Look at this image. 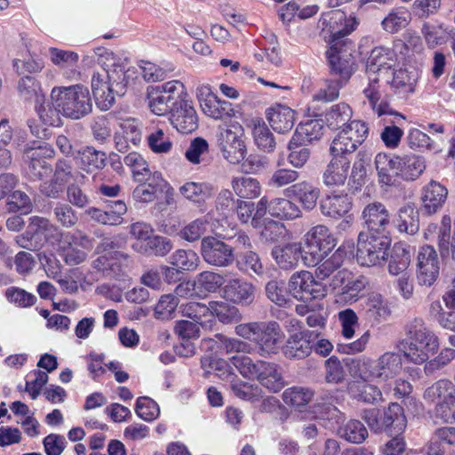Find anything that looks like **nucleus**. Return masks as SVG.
<instances>
[{
	"instance_id": "obj_1",
	"label": "nucleus",
	"mask_w": 455,
	"mask_h": 455,
	"mask_svg": "<svg viewBox=\"0 0 455 455\" xmlns=\"http://www.w3.org/2000/svg\"><path fill=\"white\" fill-rule=\"evenodd\" d=\"M399 349L408 361L421 364L437 353L439 340L422 319L415 318L406 325Z\"/></svg>"
},
{
	"instance_id": "obj_2",
	"label": "nucleus",
	"mask_w": 455,
	"mask_h": 455,
	"mask_svg": "<svg viewBox=\"0 0 455 455\" xmlns=\"http://www.w3.org/2000/svg\"><path fill=\"white\" fill-rule=\"evenodd\" d=\"M232 364L240 374L248 379H257L261 386L270 392H279L285 382L278 364L263 360L253 361L244 355H234Z\"/></svg>"
},
{
	"instance_id": "obj_3",
	"label": "nucleus",
	"mask_w": 455,
	"mask_h": 455,
	"mask_svg": "<svg viewBox=\"0 0 455 455\" xmlns=\"http://www.w3.org/2000/svg\"><path fill=\"white\" fill-rule=\"evenodd\" d=\"M349 371L363 380L386 382L399 374L403 368L401 355L395 352H386L377 360L369 358L351 360L347 363Z\"/></svg>"
},
{
	"instance_id": "obj_4",
	"label": "nucleus",
	"mask_w": 455,
	"mask_h": 455,
	"mask_svg": "<svg viewBox=\"0 0 455 455\" xmlns=\"http://www.w3.org/2000/svg\"><path fill=\"white\" fill-rule=\"evenodd\" d=\"M235 333L255 343L261 355L277 354L284 339V333L275 321L241 323L235 327Z\"/></svg>"
},
{
	"instance_id": "obj_5",
	"label": "nucleus",
	"mask_w": 455,
	"mask_h": 455,
	"mask_svg": "<svg viewBox=\"0 0 455 455\" xmlns=\"http://www.w3.org/2000/svg\"><path fill=\"white\" fill-rule=\"evenodd\" d=\"M51 96L57 108L70 119H81L92 110L90 92L81 84L55 87L52 90Z\"/></svg>"
},
{
	"instance_id": "obj_6",
	"label": "nucleus",
	"mask_w": 455,
	"mask_h": 455,
	"mask_svg": "<svg viewBox=\"0 0 455 455\" xmlns=\"http://www.w3.org/2000/svg\"><path fill=\"white\" fill-rule=\"evenodd\" d=\"M303 263L315 267L336 247L337 239L330 228L323 224L312 227L304 235Z\"/></svg>"
},
{
	"instance_id": "obj_7",
	"label": "nucleus",
	"mask_w": 455,
	"mask_h": 455,
	"mask_svg": "<svg viewBox=\"0 0 455 455\" xmlns=\"http://www.w3.org/2000/svg\"><path fill=\"white\" fill-rule=\"evenodd\" d=\"M217 145L222 156L230 164L241 163L247 153L244 129L241 124L230 121L217 129Z\"/></svg>"
},
{
	"instance_id": "obj_8",
	"label": "nucleus",
	"mask_w": 455,
	"mask_h": 455,
	"mask_svg": "<svg viewBox=\"0 0 455 455\" xmlns=\"http://www.w3.org/2000/svg\"><path fill=\"white\" fill-rule=\"evenodd\" d=\"M389 242L387 235H374L369 232L358 235L356 260L362 266L380 265L387 259Z\"/></svg>"
},
{
	"instance_id": "obj_9",
	"label": "nucleus",
	"mask_w": 455,
	"mask_h": 455,
	"mask_svg": "<svg viewBox=\"0 0 455 455\" xmlns=\"http://www.w3.org/2000/svg\"><path fill=\"white\" fill-rule=\"evenodd\" d=\"M368 125L360 120H353L335 136L331 146V156H347L352 155L366 140Z\"/></svg>"
},
{
	"instance_id": "obj_10",
	"label": "nucleus",
	"mask_w": 455,
	"mask_h": 455,
	"mask_svg": "<svg viewBox=\"0 0 455 455\" xmlns=\"http://www.w3.org/2000/svg\"><path fill=\"white\" fill-rule=\"evenodd\" d=\"M93 247V239L82 230L61 234L60 251L66 264L76 266L87 258V251Z\"/></svg>"
},
{
	"instance_id": "obj_11",
	"label": "nucleus",
	"mask_w": 455,
	"mask_h": 455,
	"mask_svg": "<svg viewBox=\"0 0 455 455\" xmlns=\"http://www.w3.org/2000/svg\"><path fill=\"white\" fill-rule=\"evenodd\" d=\"M290 293L297 299L311 301L326 296V287L306 270L294 273L288 283Z\"/></svg>"
},
{
	"instance_id": "obj_12",
	"label": "nucleus",
	"mask_w": 455,
	"mask_h": 455,
	"mask_svg": "<svg viewBox=\"0 0 455 455\" xmlns=\"http://www.w3.org/2000/svg\"><path fill=\"white\" fill-rule=\"evenodd\" d=\"M319 24L324 36H329L331 45L334 43L342 45L346 42L341 39L355 30L357 21L355 18L347 19L340 10H332L322 15Z\"/></svg>"
},
{
	"instance_id": "obj_13",
	"label": "nucleus",
	"mask_w": 455,
	"mask_h": 455,
	"mask_svg": "<svg viewBox=\"0 0 455 455\" xmlns=\"http://www.w3.org/2000/svg\"><path fill=\"white\" fill-rule=\"evenodd\" d=\"M331 74L339 76L341 84H347L352 75L356 70L355 57L347 43L339 45V43H334L326 52Z\"/></svg>"
},
{
	"instance_id": "obj_14",
	"label": "nucleus",
	"mask_w": 455,
	"mask_h": 455,
	"mask_svg": "<svg viewBox=\"0 0 455 455\" xmlns=\"http://www.w3.org/2000/svg\"><path fill=\"white\" fill-rule=\"evenodd\" d=\"M440 271V260L435 249L431 245L419 248L416 263V276L419 285L431 286Z\"/></svg>"
},
{
	"instance_id": "obj_15",
	"label": "nucleus",
	"mask_w": 455,
	"mask_h": 455,
	"mask_svg": "<svg viewBox=\"0 0 455 455\" xmlns=\"http://www.w3.org/2000/svg\"><path fill=\"white\" fill-rule=\"evenodd\" d=\"M196 96L203 112L215 120H222L235 116V109L229 101L220 100L208 85L196 89Z\"/></svg>"
},
{
	"instance_id": "obj_16",
	"label": "nucleus",
	"mask_w": 455,
	"mask_h": 455,
	"mask_svg": "<svg viewBox=\"0 0 455 455\" xmlns=\"http://www.w3.org/2000/svg\"><path fill=\"white\" fill-rule=\"evenodd\" d=\"M201 253L208 264L216 267H228L235 260L234 248L212 236L203 238Z\"/></svg>"
},
{
	"instance_id": "obj_17",
	"label": "nucleus",
	"mask_w": 455,
	"mask_h": 455,
	"mask_svg": "<svg viewBox=\"0 0 455 455\" xmlns=\"http://www.w3.org/2000/svg\"><path fill=\"white\" fill-rule=\"evenodd\" d=\"M52 155L53 150L46 146L25 148L24 158L28 163V172L32 179L43 180L52 172V166L45 158Z\"/></svg>"
},
{
	"instance_id": "obj_18",
	"label": "nucleus",
	"mask_w": 455,
	"mask_h": 455,
	"mask_svg": "<svg viewBox=\"0 0 455 455\" xmlns=\"http://www.w3.org/2000/svg\"><path fill=\"white\" fill-rule=\"evenodd\" d=\"M362 217L370 231L380 235H386L388 233L391 226L390 215L383 204L379 202L369 204L363 209Z\"/></svg>"
},
{
	"instance_id": "obj_19",
	"label": "nucleus",
	"mask_w": 455,
	"mask_h": 455,
	"mask_svg": "<svg viewBox=\"0 0 455 455\" xmlns=\"http://www.w3.org/2000/svg\"><path fill=\"white\" fill-rule=\"evenodd\" d=\"M379 182L392 187L397 185L400 177V156L379 153L374 160Z\"/></svg>"
},
{
	"instance_id": "obj_20",
	"label": "nucleus",
	"mask_w": 455,
	"mask_h": 455,
	"mask_svg": "<svg viewBox=\"0 0 455 455\" xmlns=\"http://www.w3.org/2000/svg\"><path fill=\"white\" fill-rule=\"evenodd\" d=\"M314 331L307 330L291 334L282 347L283 355L287 358L303 359L313 351V337H317Z\"/></svg>"
},
{
	"instance_id": "obj_21",
	"label": "nucleus",
	"mask_w": 455,
	"mask_h": 455,
	"mask_svg": "<svg viewBox=\"0 0 455 455\" xmlns=\"http://www.w3.org/2000/svg\"><path fill=\"white\" fill-rule=\"evenodd\" d=\"M169 120L179 132L184 134L191 133L198 127L196 111L188 100L174 107Z\"/></svg>"
},
{
	"instance_id": "obj_22",
	"label": "nucleus",
	"mask_w": 455,
	"mask_h": 455,
	"mask_svg": "<svg viewBox=\"0 0 455 455\" xmlns=\"http://www.w3.org/2000/svg\"><path fill=\"white\" fill-rule=\"evenodd\" d=\"M100 63L104 66L100 73L112 84L117 96H123L127 84L124 68L115 62V56L111 52L100 54Z\"/></svg>"
},
{
	"instance_id": "obj_23",
	"label": "nucleus",
	"mask_w": 455,
	"mask_h": 455,
	"mask_svg": "<svg viewBox=\"0 0 455 455\" xmlns=\"http://www.w3.org/2000/svg\"><path fill=\"white\" fill-rule=\"evenodd\" d=\"M319 208L323 216L337 220L351 210L352 199L346 193H331L321 199Z\"/></svg>"
},
{
	"instance_id": "obj_24",
	"label": "nucleus",
	"mask_w": 455,
	"mask_h": 455,
	"mask_svg": "<svg viewBox=\"0 0 455 455\" xmlns=\"http://www.w3.org/2000/svg\"><path fill=\"white\" fill-rule=\"evenodd\" d=\"M285 193L287 196L297 199L305 211H312L317 204L321 190L312 182L303 180L290 186Z\"/></svg>"
},
{
	"instance_id": "obj_25",
	"label": "nucleus",
	"mask_w": 455,
	"mask_h": 455,
	"mask_svg": "<svg viewBox=\"0 0 455 455\" xmlns=\"http://www.w3.org/2000/svg\"><path fill=\"white\" fill-rule=\"evenodd\" d=\"M256 287L250 282L235 278L224 287L225 298L235 304L251 305L255 299Z\"/></svg>"
},
{
	"instance_id": "obj_26",
	"label": "nucleus",
	"mask_w": 455,
	"mask_h": 455,
	"mask_svg": "<svg viewBox=\"0 0 455 455\" xmlns=\"http://www.w3.org/2000/svg\"><path fill=\"white\" fill-rule=\"evenodd\" d=\"M266 116L270 126L278 133L290 132L293 128L296 119L294 110L282 104H275L267 108Z\"/></svg>"
},
{
	"instance_id": "obj_27",
	"label": "nucleus",
	"mask_w": 455,
	"mask_h": 455,
	"mask_svg": "<svg viewBox=\"0 0 455 455\" xmlns=\"http://www.w3.org/2000/svg\"><path fill=\"white\" fill-rule=\"evenodd\" d=\"M350 169V160L347 156H332V159L323 172V183L328 187L345 184Z\"/></svg>"
},
{
	"instance_id": "obj_28",
	"label": "nucleus",
	"mask_w": 455,
	"mask_h": 455,
	"mask_svg": "<svg viewBox=\"0 0 455 455\" xmlns=\"http://www.w3.org/2000/svg\"><path fill=\"white\" fill-rule=\"evenodd\" d=\"M447 194V189L441 184L435 181L429 182L422 190L423 211L428 215L435 213L443 207Z\"/></svg>"
},
{
	"instance_id": "obj_29",
	"label": "nucleus",
	"mask_w": 455,
	"mask_h": 455,
	"mask_svg": "<svg viewBox=\"0 0 455 455\" xmlns=\"http://www.w3.org/2000/svg\"><path fill=\"white\" fill-rule=\"evenodd\" d=\"M395 228L400 233L413 235L419 230V214L414 204L407 203L401 206L394 220Z\"/></svg>"
},
{
	"instance_id": "obj_30",
	"label": "nucleus",
	"mask_w": 455,
	"mask_h": 455,
	"mask_svg": "<svg viewBox=\"0 0 455 455\" xmlns=\"http://www.w3.org/2000/svg\"><path fill=\"white\" fill-rule=\"evenodd\" d=\"M396 62L395 52L387 47L374 48L366 63L367 75H378L379 72L387 70L395 67Z\"/></svg>"
},
{
	"instance_id": "obj_31",
	"label": "nucleus",
	"mask_w": 455,
	"mask_h": 455,
	"mask_svg": "<svg viewBox=\"0 0 455 455\" xmlns=\"http://www.w3.org/2000/svg\"><path fill=\"white\" fill-rule=\"evenodd\" d=\"M382 429L388 435L403 434L406 428L407 420L403 407L396 403H391L382 414Z\"/></svg>"
},
{
	"instance_id": "obj_32",
	"label": "nucleus",
	"mask_w": 455,
	"mask_h": 455,
	"mask_svg": "<svg viewBox=\"0 0 455 455\" xmlns=\"http://www.w3.org/2000/svg\"><path fill=\"white\" fill-rule=\"evenodd\" d=\"M139 184L133 189L132 198L139 203H150L156 197L161 189L164 179L159 172H154L152 176L146 177L145 181H137Z\"/></svg>"
},
{
	"instance_id": "obj_33",
	"label": "nucleus",
	"mask_w": 455,
	"mask_h": 455,
	"mask_svg": "<svg viewBox=\"0 0 455 455\" xmlns=\"http://www.w3.org/2000/svg\"><path fill=\"white\" fill-rule=\"evenodd\" d=\"M304 248L299 243H287L283 247H275L272 256L282 268H291L298 264L299 259L303 260Z\"/></svg>"
},
{
	"instance_id": "obj_34",
	"label": "nucleus",
	"mask_w": 455,
	"mask_h": 455,
	"mask_svg": "<svg viewBox=\"0 0 455 455\" xmlns=\"http://www.w3.org/2000/svg\"><path fill=\"white\" fill-rule=\"evenodd\" d=\"M199 262V257L192 250H178L170 257V264L172 267H164L163 270L165 275L174 274V271H192L195 270Z\"/></svg>"
},
{
	"instance_id": "obj_35",
	"label": "nucleus",
	"mask_w": 455,
	"mask_h": 455,
	"mask_svg": "<svg viewBox=\"0 0 455 455\" xmlns=\"http://www.w3.org/2000/svg\"><path fill=\"white\" fill-rule=\"evenodd\" d=\"M92 91L96 102V105L101 110H108L114 105V97L103 95L104 92H115V87L109 81L107 80L105 76H102L100 71L94 72L92 77Z\"/></svg>"
},
{
	"instance_id": "obj_36",
	"label": "nucleus",
	"mask_w": 455,
	"mask_h": 455,
	"mask_svg": "<svg viewBox=\"0 0 455 455\" xmlns=\"http://www.w3.org/2000/svg\"><path fill=\"white\" fill-rule=\"evenodd\" d=\"M268 212L271 216L284 220H293L302 217L300 207L288 198L278 197L269 202Z\"/></svg>"
},
{
	"instance_id": "obj_37",
	"label": "nucleus",
	"mask_w": 455,
	"mask_h": 455,
	"mask_svg": "<svg viewBox=\"0 0 455 455\" xmlns=\"http://www.w3.org/2000/svg\"><path fill=\"white\" fill-rule=\"evenodd\" d=\"M200 323L195 321L180 320L176 322L174 332L182 339L186 340V342L182 344L184 351H180V354L187 357L192 356L195 354L196 347L188 340L197 339L200 336Z\"/></svg>"
},
{
	"instance_id": "obj_38",
	"label": "nucleus",
	"mask_w": 455,
	"mask_h": 455,
	"mask_svg": "<svg viewBox=\"0 0 455 455\" xmlns=\"http://www.w3.org/2000/svg\"><path fill=\"white\" fill-rule=\"evenodd\" d=\"M353 110L351 107L339 102L332 105L324 115L326 125L331 130H339L345 128L351 121Z\"/></svg>"
},
{
	"instance_id": "obj_39",
	"label": "nucleus",
	"mask_w": 455,
	"mask_h": 455,
	"mask_svg": "<svg viewBox=\"0 0 455 455\" xmlns=\"http://www.w3.org/2000/svg\"><path fill=\"white\" fill-rule=\"evenodd\" d=\"M203 343L210 348H213L214 346L220 351H224L227 354L230 353H250L251 350V346L243 340L228 338L223 334H216L214 339H203Z\"/></svg>"
},
{
	"instance_id": "obj_40",
	"label": "nucleus",
	"mask_w": 455,
	"mask_h": 455,
	"mask_svg": "<svg viewBox=\"0 0 455 455\" xmlns=\"http://www.w3.org/2000/svg\"><path fill=\"white\" fill-rule=\"evenodd\" d=\"M77 158L80 168L86 172L103 169L107 161L105 152L97 150L93 147H85L80 149Z\"/></svg>"
},
{
	"instance_id": "obj_41",
	"label": "nucleus",
	"mask_w": 455,
	"mask_h": 455,
	"mask_svg": "<svg viewBox=\"0 0 455 455\" xmlns=\"http://www.w3.org/2000/svg\"><path fill=\"white\" fill-rule=\"evenodd\" d=\"M368 380L352 381L348 384L347 391L351 397L367 403H374L381 400V391L375 385L367 383Z\"/></svg>"
},
{
	"instance_id": "obj_42",
	"label": "nucleus",
	"mask_w": 455,
	"mask_h": 455,
	"mask_svg": "<svg viewBox=\"0 0 455 455\" xmlns=\"http://www.w3.org/2000/svg\"><path fill=\"white\" fill-rule=\"evenodd\" d=\"M411 263V253L409 249L403 243H396L393 249L390 261L388 263V273L396 277L401 275L411 273L408 268Z\"/></svg>"
},
{
	"instance_id": "obj_43",
	"label": "nucleus",
	"mask_w": 455,
	"mask_h": 455,
	"mask_svg": "<svg viewBox=\"0 0 455 455\" xmlns=\"http://www.w3.org/2000/svg\"><path fill=\"white\" fill-rule=\"evenodd\" d=\"M180 312L182 316L190 318L192 321L200 323L204 328L211 326V309L210 304L189 301L180 306Z\"/></svg>"
},
{
	"instance_id": "obj_44",
	"label": "nucleus",
	"mask_w": 455,
	"mask_h": 455,
	"mask_svg": "<svg viewBox=\"0 0 455 455\" xmlns=\"http://www.w3.org/2000/svg\"><path fill=\"white\" fill-rule=\"evenodd\" d=\"M400 177L404 180H417L426 169L424 157L416 155L400 156Z\"/></svg>"
},
{
	"instance_id": "obj_45",
	"label": "nucleus",
	"mask_w": 455,
	"mask_h": 455,
	"mask_svg": "<svg viewBox=\"0 0 455 455\" xmlns=\"http://www.w3.org/2000/svg\"><path fill=\"white\" fill-rule=\"evenodd\" d=\"M323 126L318 119H310L300 123L292 135L294 141L303 144L319 140L323 135Z\"/></svg>"
},
{
	"instance_id": "obj_46",
	"label": "nucleus",
	"mask_w": 455,
	"mask_h": 455,
	"mask_svg": "<svg viewBox=\"0 0 455 455\" xmlns=\"http://www.w3.org/2000/svg\"><path fill=\"white\" fill-rule=\"evenodd\" d=\"M455 392L452 382L449 379H439L428 387L423 395L424 400L428 403L439 404L440 402L446 400L448 396Z\"/></svg>"
},
{
	"instance_id": "obj_47",
	"label": "nucleus",
	"mask_w": 455,
	"mask_h": 455,
	"mask_svg": "<svg viewBox=\"0 0 455 455\" xmlns=\"http://www.w3.org/2000/svg\"><path fill=\"white\" fill-rule=\"evenodd\" d=\"M411 21V14L404 8L392 10L381 21L382 28L390 34H395L405 28Z\"/></svg>"
},
{
	"instance_id": "obj_48",
	"label": "nucleus",
	"mask_w": 455,
	"mask_h": 455,
	"mask_svg": "<svg viewBox=\"0 0 455 455\" xmlns=\"http://www.w3.org/2000/svg\"><path fill=\"white\" fill-rule=\"evenodd\" d=\"M231 185L236 196L241 198L257 197L261 190L259 180L251 177L233 178Z\"/></svg>"
},
{
	"instance_id": "obj_49",
	"label": "nucleus",
	"mask_w": 455,
	"mask_h": 455,
	"mask_svg": "<svg viewBox=\"0 0 455 455\" xmlns=\"http://www.w3.org/2000/svg\"><path fill=\"white\" fill-rule=\"evenodd\" d=\"M339 435L352 443H362L368 437V430L357 419H350L339 429Z\"/></svg>"
},
{
	"instance_id": "obj_50",
	"label": "nucleus",
	"mask_w": 455,
	"mask_h": 455,
	"mask_svg": "<svg viewBox=\"0 0 455 455\" xmlns=\"http://www.w3.org/2000/svg\"><path fill=\"white\" fill-rule=\"evenodd\" d=\"M126 166L132 169V177L135 181H145L146 177L152 176L149 165L141 155L132 152L124 158Z\"/></svg>"
},
{
	"instance_id": "obj_51",
	"label": "nucleus",
	"mask_w": 455,
	"mask_h": 455,
	"mask_svg": "<svg viewBox=\"0 0 455 455\" xmlns=\"http://www.w3.org/2000/svg\"><path fill=\"white\" fill-rule=\"evenodd\" d=\"M252 135L256 146L262 151L272 153L275 149L276 142L273 132L265 123H258L254 125Z\"/></svg>"
},
{
	"instance_id": "obj_52",
	"label": "nucleus",
	"mask_w": 455,
	"mask_h": 455,
	"mask_svg": "<svg viewBox=\"0 0 455 455\" xmlns=\"http://www.w3.org/2000/svg\"><path fill=\"white\" fill-rule=\"evenodd\" d=\"M344 261V253L338 249L331 257L322 260L315 267V275L319 280H324L339 270Z\"/></svg>"
},
{
	"instance_id": "obj_53",
	"label": "nucleus",
	"mask_w": 455,
	"mask_h": 455,
	"mask_svg": "<svg viewBox=\"0 0 455 455\" xmlns=\"http://www.w3.org/2000/svg\"><path fill=\"white\" fill-rule=\"evenodd\" d=\"M121 239L116 236L104 237L96 247V253L115 257L120 264L126 263L129 260V256L118 251L121 248Z\"/></svg>"
},
{
	"instance_id": "obj_54",
	"label": "nucleus",
	"mask_w": 455,
	"mask_h": 455,
	"mask_svg": "<svg viewBox=\"0 0 455 455\" xmlns=\"http://www.w3.org/2000/svg\"><path fill=\"white\" fill-rule=\"evenodd\" d=\"M230 388L234 395L245 401H252L259 396L260 389L258 386L244 382L235 374H230Z\"/></svg>"
},
{
	"instance_id": "obj_55",
	"label": "nucleus",
	"mask_w": 455,
	"mask_h": 455,
	"mask_svg": "<svg viewBox=\"0 0 455 455\" xmlns=\"http://www.w3.org/2000/svg\"><path fill=\"white\" fill-rule=\"evenodd\" d=\"M313 397V391L307 387H292L283 393V402L291 406L300 408L307 404Z\"/></svg>"
},
{
	"instance_id": "obj_56",
	"label": "nucleus",
	"mask_w": 455,
	"mask_h": 455,
	"mask_svg": "<svg viewBox=\"0 0 455 455\" xmlns=\"http://www.w3.org/2000/svg\"><path fill=\"white\" fill-rule=\"evenodd\" d=\"M148 106L151 111L157 116H164L170 114L174 108L173 102L170 100V96H165L160 92V88H154L148 93Z\"/></svg>"
},
{
	"instance_id": "obj_57",
	"label": "nucleus",
	"mask_w": 455,
	"mask_h": 455,
	"mask_svg": "<svg viewBox=\"0 0 455 455\" xmlns=\"http://www.w3.org/2000/svg\"><path fill=\"white\" fill-rule=\"evenodd\" d=\"M224 283V276L213 271H204L200 273L195 281V284L198 289L207 292L217 291Z\"/></svg>"
},
{
	"instance_id": "obj_58",
	"label": "nucleus",
	"mask_w": 455,
	"mask_h": 455,
	"mask_svg": "<svg viewBox=\"0 0 455 455\" xmlns=\"http://www.w3.org/2000/svg\"><path fill=\"white\" fill-rule=\"evenodd\" d=\"M368 280L365 276L360 275L356 278H352L343 288V291L339 293V299L346 303H353L356 301L360 293L367 287Z\"/></svg>"
},
{
	"instance_id": "obj_59",
	"label": "nucleus",
	"mask_w": 455,
	"mask_h": 455,
	"mask_svg": "<svg viewBox=\"0 0 455 455\" xmlns=\"http://www.w3.org/2000/svg\"><path fill=\"white\" fill-rule=\"evenodd\" d=\"M138 244H134L133 248L141 253L155 254L156 256L166 255L172 248L171 241L164 236L156 235L152 236L145 246L140 245L138 249Z\"/></svg>"
},
{
	"instance_id": "obj_60",
	"label": "nucleus",
	"mask_w": 455,
	"mask_h": 455,
	"mask_svg": "<svg viewBox=\"0 0 455 455\" xmlns=\"http://www.w3.org/2000/svg\"><path fill=\"white\" fill-rule=\"evenodd\" d=\"M20 96L25 100H36L42 101L44 96L41 94L40 84L33 76H24L18 83Z\"/></svg>"
},
{
	"instance_id": "obj_61",
	"label": "nucleus",
	"mask_w": 455,
	"mask_h": 455,
	"mask_svg": "<svg viewBox=\"0 0 455 455\" xmlns=\"http://www.w3.org/2000/svg\"><path fill=\"white\" fill-rule=\"evenodd\" d=\"M418 80L415 70L398 69L394 72L392 85L403 92H413Z\"/></svg>"
},
{
	"instance_id": "obj_62",
	"label": "nucleus",
	"mask_w": 455,
	"mask_h": 455,
	"mask_svg": "<svg viewBox=\"0 0 455 455\" xmlns=\"http://www.w3.org/2000/svg\"><path fill=\"white\" fill-rule=\"evenodd\" d=\"M303 143L294 141L291 138L288 144V162L297 169L302 168L310 157V150Z\"/></svg>"
},
{
	"instance_id": "obj_63",
	"label": "nucleus",
	"mask_w": 455,
	"mask_h": 455,
	"mask_svg": "<svg viewBox=\"0 0 455 455\" xmlns=\"http://www.w3.org/2000/svg\"><path fill=\"white\" fill-rule=\"evenodd\" d=\"M148 144L156 154H167L172 148L171 138L163 129L151 132L148 137Z\"/></svg>"
},
{
	"instance_id": "obj_64",
	"label": "nucleus",
	"mask_w": 455,
	"mask_h": 455,
	"mask_svg": "<svg viewBox=\"0 0 455 455\" xmlns=\"http://www.w3.org/2000/svg\"><path fill=\"white\" fill-rule=\"evenodd\" d=\"M299 178V173L292 169L280 168L275 170L267 180V185L274 188H281L293 185Z\"/></svg>"
}]
</instances>
